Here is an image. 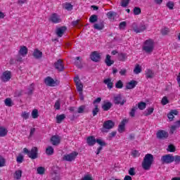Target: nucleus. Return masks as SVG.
Masks as SVG:
<instances>
[{
    "instance_id": "f257e3e1",
    "label": "nucleus",
    "mask_w": 180,
    "mask_h": 180,
    "mask_svg": "<svg viewBox=\"0 0 180 180\" xmlns=\"http://www.w3.org/2000/svg\"><path fill=\"white\" fill-rule=\"evenodd\" d=\"M155 46V44L154 43V40L149 39L144 41L142 50L146 54H151L153 51H154Z\"/></svg>"
},
{
    "instance_id": "f03ea898",
    "label": "nucleus",
    "mask_w": 180,
    "mask_h": 180,
    "mask_svg": "<svg viewBox=\"0 0 180 180\" xmlns=\"http://www.w3.org/2000/svg\"><path fill=\"white\" fill-rule=\"evenodd\" d=\"M153 162H154V156L152 154L148 153L143 158V160L142 162V167L146 171H148V169L151 168Z\"/></svg>"
},
{
    "instance_id": "7ed1b4c3",
    "label": "nucleus",
    "mask_w": 180,
    "mask_h": 180,
    "mask_svg": "<svg viewBox=\"0 0 180 180\" xmlns=\"http://www.w3.org/2000/svg\"><path fill=\"white\" fill-rule=\"evenodd\" d=\"M23 151L25 154L28 155L32 160H36L37 158V147H33L31 150H29L27 148H25Z\"/></svg>"
},
{
    "instance_id": "20e7f679",
    "label": "nucleus",
    "mask_w": 180,
    "mask_h": 180,
    "mask_svg": "<svg viewBox=\"0 0 180 180\" xmlns=\"http://www.w3.org/2000/svg\"><path fill=\"white\" fill-rule=\"evenodd\" d=\"M160 161L162 164H172V162H174V155L171 154L162 155Z\"/></svg>"
},
{
    "instance_id": "39448f33",
    "label": "nucleus",
    "mask_w": 180,
    "mask_h": 180,
    "mask_svg": "<svg viewBox=\"0 0 180 180\" xmlns=\"http://www.w3.org/2000/svg\"><path fill=\"white\" fill-rule=\"evenodd\" d=\"M78 155V152H72L70 154L65 155L63 156L64 161H68L69 162H71L72 161H74L75 158H77Z\"/></svg>"
},
{
    "instance_id": "423d86ee",
    "label": "nucleus",
    "mask_w": 180,
    "mask_h": 180,
    "mask_svg": "<svg viewBox=\"0 0 180 180\" xmlns=\"http://www.w3.org/2000/svg\"><path fill=\"white\" fill-rule=\"evenodd\" d=\"M49 22L51 23H61V17L57 13H52L49 17Z\"/></svg>"
},
{
    "instance_id": "0eeeda50",
    "label": "nucleus",
    "mask_w": 180,
    "mask_h": 180,
    "mask_svg": "<svg viewBox=\"0 0 180 180\" xmlns=\"http://www.w3.org/2000/svg\"><path fill=\"white\" fill-rule=\"evenodd\" d=\"M126 103V100L123 99L122 94H117L114 96V103L115 105H123Z\"/></svg>"
},
{
    "instance_id": "6e6552de",
    "label": "nucleus",
    "mask_w": 180,
    "mask_h": 180,
    "mask_svg": "<svg viewBox=\"0 0 180 180\" xmlns=\"http://www.w3.org/2000/svg\"><path fill=\"white\" fill-rule=\"evenodd\" d=\"M44 82L48 86H56V85H58V82L54 81V79L50 77H46Z\"/></svg>"
},
{
    "instance_id": "1a4fd4ad",
    "label": "nucleus",
    "mask_w": 180,
    "mask_h": 180,
    "mask_svg": "<svg viewBox=\"0 0 180 180\" xmlns=\"http://www.w3.org/2000/svg\"><path fill=\"white\" fill-rule=\"evenodd\" d=\"M156 136L158 139H160L161 140H165V139H168V136L169 135L168 132L165 130H159L157 132Z\"/></svg>"
},
{
    "instance_id": "9d476101",
    "label": "nucleus",
    "mask_w": 180,
    "mask_h": 180,
    "mask_svg": "<svg viewBox=\"0 0 180 180\" xmlns=\"http://www.w3.org/2000/svg\"><path fill=\"white\" fill-rule=\"evenodd\" d=\"M133 30L135 32V33H141V32H144L146 29H147V27H146L145 25H142L139 27H137L136 24H133L132 25Z\"/></svg>"
},
{
    "instance_id": "9b49d317",
    "label": "nucleus",
    "mask_w": 180,
    "mask_h": 180,
    "mask_svg": "<svg viewBox=\"0 0 180 180\" xmlns=\"http://www.w3.org/2000/svg\"><path fill=\"white\" fill-rule=\"evenodd\" d=\"M12 75L10 71H5L1 75V81L4 82H8L11 79Z\"/></svg>"
},
{
    "instance_id": "f8f14e48",
    "label": "nucleus",
    "mask_w": 180,
    "mask_h": 180,
    "mask_svg": "<svg viewBox=\"0 0 180 180\" xmlns=\"http://www.w3.org/2000/svg\"><path fill=\"white\" fill-rule=\"evenodd\" d=\"M90 57L91 60L95 63H98V61L101 60V53H98V51L93 52Z\"/></svg>"
},
{
    "instance_id": "ddd939ff",
    "label": "nucleus",
    "mask_w": 180,
    "mask_h": 180,
    "mask_svg": "<svg viewBox=\"0 0 180 180\" xmlns=\"http://www.w3.org/2000/svg\"><path fill=\"white\" fill-rule=\"evenodd\" d=\"M61 141V138L60 136L55 135L51 138V143L53 146H58Z\"/></svg>"
},
{
    "instance_id": "4468645a",
    "label": "nucleus",
    "mask_w": 180,
    "mask_h": 180,
    "mask_svg": "<svg viewBox=\"0 0 180 180\" xmlns=\"http://www.w3.org/2000/svg\"><path fill=\"white\" fill-rule=\"evenodd\" d=\"M56 70L58 71H63L64 70V63H63V60H58L54 64Z\"/></svg>"
},
{
    "instance_id": "2eb2a0df",
    "label": "nucleus",
    "mask_w": 180,
    "mask_h": 180,
    "mask_svg": "<svg viewBox=\"0 0 180 180\" xmlns=\"http://www.w3.org/2000/svg\"><path fill=\"white\" fill-rule=\"evenodd\" d=\"M113 126H115V123L112 122V120H108L103 123V127H104V129H107L108 130H110V129H113Z\"/></svg>"
},
{
    "instance_id": "dca6fc26",
    "label": "nucleus",
    "mask_w": 180,
    "mask_h": 180,
    "mask_svg": "<svg viewBox=\"0 0 180 180\" xmlns=\"http://www.w3.org/2000/svg\"><path fill=\"white\" fill-rule=\"evenodd\" d=\"M128 122H129V120H127V119H124L121 122L118 127L119 133H123V131H124V127L126 126V124L128 123Z\"/></svg>"
},
{
    "instance_id": "f3484780",
    "label": "nucleus",
    "mask_w": 180,
    "mask_h": 180,
    "mask_svg": "<svg viewBox=\"0 0 180 180\" xmlns=\"http://www.w3.org/2000/svg\"><path fill=\"white\" fill-rule=\"evenodd\" d=\"M18 53L20 56H22V57H26V56H27V47L25 46H20V50Z\"/></svg>"
},
{
    "instance_id": "a211bd4d",
    "label": "nucleus",
    "mask_w": 180,
    "mask_h": 180,
    "mask_svg": "<svg viewBox=\"0 0 180 180\" xmlns=\"http://www.w3.org/2000/svg\"><path fill=\"white\" fill-rule=\"evenodd\" d=\"M65 30H67V27H60L56 30V34L58 37H63L64 33H65Z\"/></svg>"
},
{
    "instance_id": "6ab92c4d",
    "label": "nucleus",
    "mask_w": 180,
    "mask_h": 180,
    "mask_svg": "<svg viewBox=\"0 0 180 180\" xmlns=\"http://www.w3.org/2000/svg\"><path fill=\"white\" fill-rule=\"evenodd\" d=\"M103 82L105 85H107L108 89H112V88H113V82H112V79H105Z\"/></svg>"
},
{
    "instance_id": "aec40b11",
    "label": "nucleus",
    "mask_w": 180,
    "mask_h": 180,
    "mask_svg": "<svg viewBox=\"0 0 180 180\" xmlns=\"http://www.w3.org/2000/svg\"><path fill=\"white\" fill-rule=\"evenodd\" d=\"M137 85V82L136 80H132L127 84V89H133L136 88Z\"/></svg>"
},
{
    "instance_id": "412c9836",
    "label": "nucleus",
    "mask_w": 180,
    "mask_h": 180,
    "mask_svg": "<svg viewBox=\"0 0 180 180\" xmlns=\"http://www.w3.org/2000/svg\"><path fill=\"white\" fill-rule=\"evenodd\" d=\"M174 115L175 116H176V115H178V112L176 111V110H173L170 111V112L167 115V117H168L169 122H172V120H174Z\"/></svg>"
},
{
    "instance_id": "4be33fe9",
    "label": "nucleus",
    "mask_w": 180,
    "mask_h": 180,
    "mask_svg": "<svg viewBox=\"0 0 180 180\" xmlns=\"http://www.w3.org/2000/svg\"><path fill=\"white\" fill-rule=\"evenodd\" d=\"M32 56L34 57V58H41L43 53L38 49H35L32 53Z\"/></svg>"
},
{
    "instance_id": "5701e85b",
    "label": "nucleus",
    "mask_w": 180,
    "mask_h": 180,
    "mask_svg": "<svg viewBox=\"0 0 180 180\" xmlns=\"http://www.w3.org/2000/svg\"><path fill=\"white\" fill-rule=\"evenodd\" d=\"M145 75L146 78H154V72L150 69H146L145 71Z\"/></svg>"
},
{
    "instance_id": "b1692460",
    "label": "nucleus",
    "mask_w": 180,
    "mask_h": 180,
    "mask_svg": "<svg viewBox=\"0 0 180 180\" xmlns=\"http://www.w3.org/2000/svg\"><path fill=\"white\" fill-rule=\"evenodd\" d=\"M96 143V139L94 136H89L87 138V144L89 146H95Z\"/></svg>"
},
{
    "instance_id": "393cba45",
    "label": "nucleus",
    "mask_w": 180,
    "mask_h": 180,
    "mask_svg": "<svg viewBox=\"0 0 180 180\" xmlns=\"http://www.w3.org/2000/svg\"><path fill=\"white\" fill-rule=\"evenodd\" d=\"M105 63L106 65H108V67H110V65L114 64L115 61H113L112 60L110 59V55H107L106 58H105Z\"/></svg>"
},
{
    "instance_id": "a878e982",
    "label": "nucleus",
    "mask_w": 180,
    "mask_h": 180,
    "mask_svg": "<svg viewBox=\"0 0 180 180\" xmlns=\"http://www.w3.org/2000/svg\"><path fill=\"white\" fill-rule=\"evenodd\" d=\"M94 27L96 29V30H103V27H105V25H103V22H101L98 23H95L94 25Z\"/></svg>"
},
{
    "instance_id": "bb28decb",
    "label": "nucleus",
    "mask_w": 180,
    "mask_h": 180,
    "mask_svg": "<svg viewBox=\"0 0 180 180\" xmlns=\"http://www.w3.org/2000/svg\"><path fill=\"white\" fill-rule=\"evenodd\" d=\"M112 108V103L110 102H104V103L102 105V108L104 110H109Z\"/></svg>"
},
{
    "instance_id": "cd10ccee",
    "label": "nucleus",
    "mask_w": 180,
    "mask_h": 180,
    "mask_svg": "<svg viewBox=\"0 0 180 180\" xmlns=\"http://www.w3.org/2000/svg\"><path fill=\"white\" fill-rule=\"evenodd\" d=\"M8 134V129L4 127H0V137H5Z\"/></svg>"
},
{
    "instance_id": "c85d7f7f",
    "label": "nucleus",
    "mask_w": 180,
    "mask_h": 180,
    "mask_svg": "<svg viewBox=\"0 0 180 180\" xmlns=\"http://www.w3.org/2000/svg\"><path fill=\"white\" fill-rule=\"evenodd\" d=\"M76 88L80 95V96H82V89H84V85L82 83H79L76 84Z\"/></svg>"
},
{
    "instance_id": "c756f323",
    "label": "nucleus",
    "mask_w": 180,
    "mask_h": 180,
    "mask_svg": "<svg viewBox=\"0 0 180 180\" xmlns=\"http://www.w3.org/2000/svg\"><path fill=\"white\" fill-rule=\"evenodd\" d=\"M63 8L66 11H72L73 6L70 3H65L63 4Z\"/></svg>"
},
{
    "instance_id": "7c9ffc66",
    "label": "nucleus",
    "mask_w": 180,
    "mask_h": 180,
    "mask_svg": "<svg viewBox=\"0 0 180 180\" xmlns=\"http://www.w3.org/2000/svg\"><path fill=\"white\" fill-rule=\"evenodd\" d=\"M46 154L47 155H53V154H54V148H53L51 146H49L46 149Z\"/></svg>"
},
{
    "instance_id": "2f4dec72",
    "label": "nucleus",
    "mask_w": 180,
    "mask_h": 180,
    "mask_svg": "<svg viewBox=\"0 0 180 180\" xmlns=\"http://www.w3.org/2000/svg\"><path fill=\"white\" fill-rule=\"evenodd\" d=\"M65 119V115L64 114L59 115L56 116V122L57 123H61Z\"/></svg>"
},
{
    "instance_id": "473e14b6",
    "label": "nucleus",
    "mask_w": 180,
    "mask_h": 180,
    "mask_svg": "<svg viewBox=\"0 0 180 180\" xmlns=\"http://www.w3.org/2000/svg\"><path fill=\"white\" fill-rule=\"evenodd\" d=\"M154 112V108H149L146 109L144 112L145 116H150V115H152V113Z\"/></svg>"
},
{
    "instance_id": "72a5a7b5",
    "label": "nucleus",
    "mask_w": 180,
    "mask_h": 180,
    "mask_svg": "<svg viewBox=\"0 0 180 180\" xmlns=\"http://www.w3.org/2000/svg\"><path fill=\"white\" fill-rule=\"evenodd\" d=\"M14 178L15 179H20V178H22V170L15 171Z\"/></svg>"
},
{
    "instance_id": "f704fd0d",
    "label": "nucleus",
    "mask_w": 180,
    "mask_h": 180,
    "mask_svg": "<svg viewBox=\"0 0 180 180\" xmlns=\"http://www.w3.org/2000/svg\"><path fill=\"white\" fill-rule=\"evenodd\" d=\"M31 115L32 119H37V117H39V110L37 109H34Z\"/></svg>"
},
{
    "instance_id": "c9c22d12",
    "label": "nucleus",
    "mask_w": 180,
    "mask_h": 180,
    "mask_svg": "<svg viewBox=\"0 0 180 180\" xmlns=\"http://www.w3.org/2000/svg\"><path fill=\"white\" fill-rule=\"evenodd\" d=\"M30 116V112L24 111L21 113V117H22V119H25V120H27V119H29Z\"/></svg>"
},
{
    "instance_id": "e433bc0d",
    "label": "nucleus",
    "mask_w": 180,
    "mask_h": 180,
    "mask_svg": "<svg viewBox=\"0 0 180 180\" xmlns=\"http://www.w3.org/2000/svg\"><path fill=\"white\" fill-rule=\"evenodd\" d=\"M33 91H34V84H30V87L27 89V95H32L33 94Z\"/></svg>"
},
{
    "instance_id": "4c0bfd02",
    "label": "nucleus",
    "mask_w": 180,
    "mask_h": 180,
    "mask_svg": "<svg viewBox=\"0 0 180 180\" xmlns=\"http://www.w3.org/2000/svg\"><path fill=\"white\" fill-rule=\"evenodd\" d=\"M134 74H140L141 72V66L140 65H136L134 69Z\"/></svg>"
},
{
    "instance_id": "58836bf2",
    "label": "nucleus",
    "mask_w": 180,
    "mask_h": 180,
    "mask_svg": "<svg viewBox=\"0 0 180 180\" xmlns=\"http://www.w3.org/2000/svg\"><path fill=\"white\" fill-rule=\"evenodd\" d=\"M117 15V13H116V12H114V11H110L107 13V16L108 19H113V18Z\"/></svg>"
},
{
    "instance_id": "ea45409f",
    "label": "nucleus",
    "mask_w": 180,
    "mask_h": 180,
    "mask_svg": "<svg viewBox=\"0 0 180 180\" xmlns=\"http://www.w3.org/2000/svg\"><path fill=\"white\" fill-rule=\"evenodd\" d=\"M97 21H98V15H92L89 18L90 23H95V22H97Z\"/></svg>"
},
{
    "instance_id": "a19ab883",
    "label": "nucleus",
    "mask_w": 180,
    "mask_h": 180,
    "mask_svg": "<svg viewBox=\"0 0 180 180\" xmlns=\"http://www.w3.org/2000/svg\"><path fill=\"white\" fill-rule=\"evenodd\" d=\"M146 106H147V104L144 102H141L138 103V108L139 109H140V110H144Z\"/></svg>"
},
{
    "instance_id": "79ce46f5",
    "label": "nucleus",
    "mask_w": 180,
    "mask_h": 180,
    "mask_svg": "<svg viewBox=\"0 0 180 180\" xmlns=\"http://www.w3.org/2000/svg\"><path fill=\"white\" fill-rule=\"evenodd\" d=\"M129 4H130V0H122L121 6H122V8H126Z\"/></svg>"
},
{
    "instance_id": "37998d69",
    "label": "nucleus",
    "mask_w": 180,
    "mask_h": 180,
    "mask_svg": "<svg viewBox=\"0 0 180 180\" xmlns=\"http://www.w3.org/2000/svg\"><path fill=\"white\" fill-rule=\"evenodd\" d=\"M167 150L169 153H175V146H174V145H169Z\"/></svg>"
},
{
    "instance_id": "c03bdc74",
    "label": "nucleus",
    "mask_w": 180,
    "mask_h": 180,
    "mask_svg": "<svg viewBox=\"0 0 180 180\" xmlns=\"http://www.w3.org/2000/svg\"><path fill=\"white\" fill-rule=\"evenodd\" d=\"M141 13V9L139 7H135L134 8V15H137Z\"/></svg>"
},
{
    "instance_id": "a18cd8bd",
    "label": "nucleus",
    "mask_w": 180,
    "mask_h": 180,
    "mask_svg": "<svg viewBox=\"0 0 180 180\" xmlns=\"http://www.w3.org/2000/svg\"><path fill=\"white\" fill-rule=\"evenodd\" d=\"M44 167H39L37 169V174H39V175H43V174H44Z\"/></svg>"
},
{
    "instance_id": "49530a36",
    "label": "nucleus",
    "mask_w": 180,
    "mask_h": 180,
    "mask_svg": "<svg viewBox=\"0 0 180 180\" xmlns=\"http://www.w3.org/2000/svg\"><path fill=\"white\" fill-rule=\"evenodd\" d=\"M115 88H117L118 89H122V88H123V82H122V80H119L115 84Z\"/></svg>"
},
{
    "instance_id": "de8ad7c7",
    "label": "nucleus",
    "mask_w": 180,
    "mask_h": 180,
    "mask_svg": "<svg viewBox=\"0 0 180 180\" xmlns=\"http://www.w3.org/2000/svg\"><path fill=\"white\" fill-rule=\"evenodd\" d=\"M169 103V101H168V98L167 96H164L161 101V103L163 105H167V103Z\"/></svg>"
},
{
    "instance_id": "09e8293b",
    "label": "nucleus",
    "mask_w": 180,
    "mask_h": 180,
    "mask_svg": "<svg viewBox=\"0 0 180 180\" xmlns=\"http://www.w3.org/2000/svg\"><path fill=\"white\" fill-rule=\"evenodd\" d=\"M6 106H12V100L11 98H6L4 101Z\"/></svg>"
},
{
    "instance_id": "8fccbe9b",
    "label": "nucleus",
    "mask_w": 180,
    "mask_h": 180,
    "mask_svg": "<svg viewBox=\"0 0 180 180\" xmlns=\"http://www.w3.org/2000/svg\"><path fill=\"white\" fill-rule=\"evenodd\" d=\"M161 33L163 36H165L169 33V29L165 27L162 29Z\"/></svg>"
},
{
    "instance_id": "3c124183",
    "label": "nucleus",
    "mask_w": 180,
    "mask_h": 180,
    "mask_svg": "<svg viewBox=\"0 0 180 180\" xmlns=\"http://www.w3.org/2000/svg\"><path fill=\"white\" fill-rule=\"evenodd\" d=\"M175 162V164H179L180 163V156L179 155H175L173 156V162Z\"/></svg>"
},
{
    "instance_id": "603ef678",
    "label": "nucleus",
    "mask_w": 180,
    "mask_h": 180,
    "mask_svg": "<svg viewBox=\"0 0 180 180\" xmlns=\"http://www.w3.org/2000/svg\"><path fill=\"white\" fill-rule=\"evenodd\" d=\"M127 25V23L126 22V21H123L120 23L119 27L121 30H123L126 27Z\"/></svg>"
},
{
    "instance_id": "864d4df0",
    "label": "nucleus",
    "mask_w": 180,
    "mask_h": 180,
    "mask_svg": "<svg viewBox=\"0 0 180 180\" xmlns=\"http://www.w3.org/2000/svg\"><path fill=\"white\" fill-rule=\"evenodd\" d=\"M131 155L134 158H136L137 157H140V152H139L138 150H134L131 153Z\"/></svg>"
},
{
    "instance_id": "5fc2aeb1",
    "label": "nucleus",
    "mask_w": 180,
    "mask_h": 180,
    "mask_svg": "<svg viewBox=\"0 0 180 180\" xmlns=\"http://www.w3.org/2000/svg\"><path fill=\"white\" fill-rule=\"evenodd\" d=\"M136 110H137V108H133L130 112H129V115L131 117H134L135 115H136Z\"/></svg>"
},
{
    "instance_id": "6e6d98bb",
    "label": "nucleus",
    "mask_w": 180,
    "mask_h": 180,
    "mask_svg": "<svg viewBox=\"0 0 180 180\" xmlns=\"http://www.w3.org/2000/svg\"><path fill=\"white\" fill-rule=\"evenodd\" d=\"M85 110V105H81L77 109V113H84Z\"/></svg>"
},
{
    "instance_id": "4d7b16f0",
    "label": "nucleus",
    "mask_w": 180,
    "mask_h": 180,
    "mask_svg": "<svg viewBox=\"0 0 180 180\" xmlns=\"http://www.w3.org/2000/svg\"><path fill=\"white\" fill-rule=\"evenodd\" d=\"M81 180H94V179L91 174H86Z\"/></svg>"
},
{
    "instance_id": "13d9d810",
    "label": "nucleus",
    "mask_w": 180,
    "mask_h": 180,
    "mask_svg": "<svg viewBox=\"0 0 180 180\" xmlns=\"http://www.w3.org/2000/svg\"><path fill=\"white\" fill-rule=\"evenodd\" d=\"M166 6H167V8H169V9H174V2L172 1H169L167 2V4H166Z\"/></svg>"
},
{
    "instance_id": "bf43d9fd",
    "label": "nucleus",
    "mask_w": 180,
    "mask_h": 180,
    "mask_svg": "<svg viewBox=\"0 0 180 180\" xmlns=\"http://www.w3.org/2000/svg\"><path fill=\"white\" fill-rule=\"evenodd\" d=\"M99 112V108H98V105H95V108L93 110V116H96L98 112Z\"/></svg>"
},
{
    "instance_id": "052dcab7",
    "label": "nucleus",
    "mask_w": 180,
    "mask_h": 180,
    "mask_svg": "<svg viewBox=\"0 0 180 180\" xmlns=\"http://www.w3.org/2000/svg\"><path fill=\"white\" fill-rule=\"evenodd\" d=\"M96 143L99 144V146H101V147L103 146H106V143L103 141H102V139H97L96 141Z\"/></svg>"
},
{
    "instance_id": "680f3d73",
    "label": "nucleus",
    "mask_w": 180,
    "mask_h": 180,
    "mask_svg": "<svg viewBox=\"0 0 180 180\" xmlns=\"http://www.w3.org/2000/svg\"><path fill=\"white\" fill-rule=\"evenodd\" d=\"M126 58H127V57L126 56V55L124 53H121L119 56V60L120 61H124V60H126Z\"/></svg>"
},
{
    "instance_id": "e2e57ef3",
    "label": "nucleus",
    "mask_w": 180,
    "mask_h": 180,
    "mask_svg": "<svg viewBox=\"0 0 180 180\" xmlns=\"http://www.w3.org/2000/svg\"><path fill=\"white\" fill-rule=\"evenodd\" d=\"M129 174L131 176H134V175H136V172H134V167H131L129 170Z\"/></svg>"
},
{
    "instance_id": "0e129e2a",
    "label": "nucleus",
    "mask_w": 180,
    "mask_h": 180,
    "mask_svg": "<svg viewBox=\"0 0 180 180\" xmlns=\"http://www.w3.org/2000/svg\"><path fill=\"white\" fill-rule=\"evenodd\" d=\"M5 166V159L2 158V156H0V167H4Z\"/></svg>"
},
{
    "instance_id": "69168bd1",
    "label": "nucleus",
    "mask_w": 180,
    "mask_h": 180,
    "mask_svg": "<svg viewBox=\"0 0 180 180\" xmlns=\"http://www.w3.org/2000/svg\"><path fill=\"white\" fill-rule=\"evenodd\" d=\"M60 106H61V104H60V101H56L54 105L55 109H56V110H60Z\"/></svg>"
},
{
    "instance_id": "338daca9",
    "label": "nucleus",
    "mask_w": 180,
    "mask_h": 180,
    "mask_svg": "<svg viewBox=\"0 0 180 180\" xmlns=\"http://www.w3.org/2000/svg\"><path fill=\"white\" fill-rule=\"evenodd\" d=\"M127 72V70H126L125 68H122L120 71V75H126Z\"/></svg>"
},
{
    "instance_id": "774afa93",
    "label": "nucleus",
    "mask_w": 180,
    "mask_h": 180,
    "mask_svg": "<svg viewBox=\"0 0 180 180\" xmlns=\"http://www.w3.org/2000/svg\"><path fill=\"white\" fill-rule=\"evenodd\" d=\"M17 162H19L20 164L23 162V156L18 155L17 158Z\"/></svg>"
}]
</instances>
